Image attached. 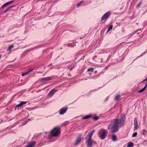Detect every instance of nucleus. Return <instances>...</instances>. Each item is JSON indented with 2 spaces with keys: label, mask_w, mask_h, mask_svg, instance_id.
I'll use <instances>...</instances> for the list:
<instances>
[{
  "label": "nucleus",
  "mask_w": 147,
  "mask_h": 147,
  "mask_svg": "<svg viewBox=\"0 0 147 147\" xmlns=\"http://www.w3.org/2000/svg\"><path fill=\"white\" fill-rule=\"evenodd\" d=\"M119 123L118 119H113L108 125V129H110L112 133L117 132L119 127H121Z\"/></svg>",
  "instance_id": "1"
},
{
  "label": "nucleus",
  "mask_w": 147,
  "mask_h": 147,
  "mask_svg": "<svg viewBox=\"0 0 147 147\" xmlns=\"http://www.w3.org/2000/svg\"><path fill=\"white\" fill-rule=\"evenodd\" d=\"M94 131L93 130L90 131L85 138L87 147H92V144H96V142L94 141L92 139V136Z\"/></svg>",
  "instance_id": "2"
},
{
  "label": "nucleus",
  "mask_w": 147,
  "mask_h": 147,
  "mask_svg": "<svg viewBox=\"0 0 147 147\" xmlns=\"http://www.w3.org/2000/svg\"><path fill=\"white\" fill-rule=\"evenodd\" d=\"M108 133V131L104 129H102L100 130L98 133V136L102 140L105 139L106 136V134Z\"/></svg>",
  "instance_id": "3"
},
{
  "label": "nucleus",
  "mask_w": 147,
  "mask_h": 147,
  "mask_svg": "<svg viewBox=\"0 0 147 147\" xmlns=\"http://www.w3.org/2000/svg\"><path fill=\"white\" fill-rule=\"evenodd\" d=\"M60 133L58 127H56L54 128L51 131L50 135L53 137H55L58 135Z\"/></svg>",
  "instance_id": "4"
},
{
  "label": "nucleus",
  "mask_w": 147,
  "mask_h": 147,
  "mask_svg": "<svg viewBox=\"0 0 147 147\" xmlns=\"http://www.w3.org/2000/svg\"><path fill=\"white\" fill-rule=\"evenodd\" d=\"M125 115L124 114H123L121 115L120 119H118L119 121V123L120 127H121L123 125L125 121Z\"/></svg>",
  "instance_id": "5"
},
{
  "label": "nucleus",
  "mask_w": 147,
  "mask_h": 147,
  "mask_svg": "<svg viewBox=\"0 0 147 147\" xmlns=\"http://www.w3.org/2000/svg\"><path fill=\"white\" fill-rule=\"evenodd\" d=\"M111 14V12L110 11H109L106 12L101 17V21H102L104 20H106L108 19L109 18Z\"/></svg>",
  "instance_id": "6"
},
{
  "label": "nucleus",
  "mask_w": 147,
  "mask_h": 147,
  "mask_svg": "<svg viewBox=\"0 0 147 147\" xmlns=\"http://www.w3.org/2000/svg\"><path fill=\"white\" fill-rule=\"evenodd\" d=\"M68 109V108L63 107L61 108L59 111L60 115H62L66 112Z\"/></svg>",
  "instance_id": "7"
},
{
  "label": "nucleus",
  "mask_w": 147,
  "mask_h": 147,
  "mask_svg": "<svg viewBox=\"0 0 147 147\" xmlns=\"http://www.w3.org/2000/svg\"><path fill=\"white\" fill-rule=\"evenodd\" d=\"M52 80V78L51 77H46L43 78H41V81L42 82H45L47 81L51 80Z\"/></svg>",
  "instance_id": "8"
},
{
  "label": "nucleus",
  "mask_w": 147,
  "mask_h": 147,
  "mask_svg": "<svg viewBox=\"0 0 147 147\" xmlns=\"http://www.w3.org/2000/svg\"><path fill=\"white\" fill-rule=\"evenodd\" d=\"M82 139L81 136L78 138L76 140V141L74 144V146H76L78 145L80 142L81 141Z\"/></svg>",
  "instance_id": "9"
},
{
  "label": "nucleus",
  "mask_w": 147,
  "mask_h": 147,
  "mask_svg": "<svg viewBox=\"0 0 147 147\" xmlns=\"http://www.w3.org/2000/svg\"><path fill=\"white\" fill-rule=\"evenodd\" d=\"M134 130H136L138 128V122L137 119L136 118H135L134 120Z\"/></svg>",
  "instance_id": "10"
},
{
  "label": "nucleus",
  "mask_w": 147,
  "mask_h": 147,
  "mask_svg": "<svg viewBox=\"0 0 147 147\" xmlns=\"http://www.w3.org/2000/svg\"><path fill=\"white\" fill-rule=\"evenodd\" d=\"M36 142L35 141H32L29 142L27 145L26 146V147H33L35 145Z\"/></svg>",
  "instance_id": "11"
},
{
  "label": "nucleus",
  "mask_w": 147,
  "mask_h": 147,
  "mask_svg": "<svg viewBox=\"0 0 147 147\" xmlns=\"http://www.w3.org/2000/svg\"><path fill=\"white\" fill-rule=\"evenodd\" d=\"M57 91L55 88L52 89L49 93L48 95L49 96L51 97Z\"/></svg>",
  "instance_id": "12"
},
{
  "label": "nucleus",
  "mask_w": 147,
  "mask_h": 147,
  "mask_svg": "<svg viewBox=\"0 0 147 147\" xmlns=\"http://www.w3.org/2000/svg\"><path fill=\"white\" fill-rule=\"evenodd\" d=\"M93 115L92 114H89L84 116L82 118V119H88L90 118H92Z\"/></svg>",
  "instance_id": "13"
},
{
  "label": "nucleus",
  "mask_w": 147,
  "mask_h": 147,
  "mask_svg": "<svg viewBox=\"0 0 147 147\" xmlns=\"http://www.w3.org/2000/svg\"><path fill=\"white\" fill-rule=\"evenodd\" d=\"M146 88V86H145L144 87V88L143 89H141L140 90H139V91H138L137 92V93H141V92H144Z\"/></svg>",
  "instance_id": "14"
},
{
  "label": "nucleus",
  "mask_w": 147,
  "mask_h": 147,
  "mask_svg": "<svg viewBox=\"0 0 147 147\" xmlns=\"http://www.w3.org/2000/svg\"><path fill=\"white\" fill-rule=\"evenodd\" d=\"M26 103H27V102L26 101H22L19 104V105H20V107L21 108L22 107H23V105L25 104Z\"/></svg>",
  "instance_id": "15"
},
{
  "label": "nucleus",
  "mask_w": 147,
  "mask_h": 147,
  "mask_svg": "<svg viewBox=\"0 0 147 147\" xmlns=\"http://www.w3.org/2000/svg\"><path fill=\"white\" fill-rule=\"evenodd\" d=\"M134 145V143L131 142H129L127 145V147H132Z\"/></svg>",
  "instance_id": "16"
},
{
  "label": "nucleus",
  "mask_w": 147,
  "mask_h": 147,
  "mask_svg": "<svg viewBox=\"0 0 147 147\" xmlns=\"http://www.w3.org/2000/svg\"><path fill=\"white\" fill-rule=\"evenodd\" d=\"M112 139L113 141H115L117 140V136L115 135H113L112 136Z\"/></svg>",
  "instance_id": "17"
},
{
  "label": "nucleus",
  "mask_w": 147,
  "mask_h": 147,
  "mask_svg": "<svg viewBox=\"0 0 147 147\" xmlns=\"http://www.w3.org/2000/svg\"><path fill=\"white\" fill-rule=\"evenodd\" d=\"M15 0H12L11 1L7 2L6 3H5V5H6V6H7V5H10L11 3H13Z\"/></svg>",
  "instance_id": "18"
},
{
  "label": "nucleus",
  "mask_w": 147,
  "mask_h": 147,
  "mask_svg": "<svg viewBox=\"0 0 147 147\" xmlns=\"http://www.w3.org/2000/svg\"><path fill=\"white\" fill-rule=\"evenodd\" d=\"M11 7L10 6L8 7L3 12V13H6V12L9 11L10 9H11Z\"/></svg>",
  "instance_id": "19"
},
{
  "label": "nucleus",
  "mask_w": 147,
  "mask_h": 147,
  "mask_svg": "<svg viewBox=\"0 0 147 147\" xmlns=\"http://www.w3.org/2000/svg\"><path fill=\"white\" fill-rule=\"evenodd\" d=\"M94 70V69L92 67H90L87 70V72H90L91 71V72H93Z\"/></svg>",
  "instance_id": "20"
},
{
  "label": "nucleus",
  "mask_w": 147,
  "mask_h": 147,
  "mask_svg": "<svg viewBox=\"0 0 147 147\" xmlns=\"http://www.w3.org/2000/svg\"><path fill=\"white\" fill-rule=\"evenodd\" d=\"M94 121H96L99 119V117L97 116H94L92 117Z\"/></svg>",
  "instance_id": "21"
},
{
  "label": "nucleus",
  "mask_w": 147,
  "mask_h": 147,
  "mask_svg": "<svg viewBox=\"0 0 147 147\" xmlns=\"http://www.w3.org/2000/svg\"><path fill=\"white\" fill-rule=\"evenodd\" d=\"M138 134L137 132H134L132 135V137H136Z\"/></svg>",
  "instance_id": "22"
},
{
  "label": "nucleus",
  "mask_w": 147,
  "mask_h": 147,
  "mask_svg": "<svg viewBox=\"0 0 147 147\" xmlns=\"http://www.w3.org/2000/svg\"><path fill=\"white\" fill-rule=\"evenodd\" d=\"M147 131H146V130H145V129H144L143 130L142 133H143V135H146L147 134Z\"/></svg>",
  "instance_id": "23"
},
{
  "label": "nucleus",
  "mask_w": 147,
  "mask_h": 147,
  "mask_svg": "<svg viewBox=\"0 0 147 147\" xmlns=\"http://www.w3.org/2000/svg\"><path fill=\"white\" fill-rule=\"evenodd\" d=\"M13 47V45H11L8 48V51H10L11 50V48H12Z\"/></svg>",
  "instance_id": "24"
},
{
  "label": "nucleus",
  "mask_w": 147,
  "mask_h": 147,
  "mask_svg": "<svg viewBox=\"0 0 147 147\" xmlns=\"http://www.w3.org/2000/svg\"><path fill=\"white\" fill-rule=\"evenodd\" d=\"M142 1H141L138 4H137V7L138 8H139L140 7V6L142 4Z\"/></svg>",
  "instance_id": "25"
},
{
  "label": "nucleus",
  "mask_w": 147,
  "mask_h": 147,
  "mask_svg": "<svg viewBox=\"0 0 147 147\" xmlns=\"http://www.w3.org/2000/svg\"><path fill=\"white\" fill-rule=\"evenodd\" d=\"M113 26L112 25H110L109 28L108 29L107 31V32L111 30L113 28Z\"/></svg>",
  "instance_id": "26"
},
{
  "label": "nucleus",
  "mask_w": 147,
  "mask_h": 147,
  "mask_svg": "<svg viewBox=\"0 0 147 147\" xmlns=\"http://www.w3.org/2000/svg\"><path fill=\"white\" fill-rule=\"evenodd\" d=\"M120 98V96L119 95H117L115 97V99L117 100H118Z\"/></svg>",
  "instance_id": "27"
},
{
  "label": "nucleus",
  "mask_w": 147,
  "mask_h": 147,
  "mask_svg": "<svg viewBox=\"0 0 147 147\" xmlns=\"http://www.w3.org/2000/svg\"><path fill=\"white\" fill-rule=\"evenodd\" d=\"M28 74V72H26L22 74V76H25L27 75Z\"/></svg>",
  "instance_id": "28"
},
{
  "label": "nucleus",
  "mask_w": 147,
  "mask_h": 147,
  "mask_svg": "<svg viewBox=\"0 0 147 147\" xmlns=\"http://www.w3.org/2000/svg\"><path fill=\"white\" fill-rule=\"evenodd\" d=\"M69 123V121H66L63 124V125H67V124H68Z\"/></svg>",
  "instance_id": "29"
},
{
  "label": "nucleus",
  "mask_w": 147,
  "mask_h": 147,
  "mask_svg": "<svg viewBox=\"0 0 147 147\" xmlns=\"http://www.w3.org/2000/svg\"><path fill=\"white\" fill-rule=\"evenodd\" d=\"M19 107H20L19 104H18L16 105V106L15 107V109H16V108H18V109Z\"/></svg>",
  "instance_id": "30"
},
{
  "label": "nucleus",
  "mask_w": 147,
  "mask_h": 147,
  "mask_svg": "<svg viewBox=\"0 0 147 147\" xmlns=\"http://www.w3.org/2000/svg\"><path fill=\"white\" fill-rule=\"evenodd\" d=\"M83 2H84L83 1H81V2H80V3H78V4L77 5V7H79V6L80 5V4H81L82 3H83Z\"/></svg>",
  "instance_id": "31"
},
{
  "label": "nucleus",
  "mask_w": 147,
  "mask_h": 147,
  "mask_svg": "<svg viewBox=\"0 0 147 147\" xmlns=\"http://www.w3.org/2000/svg\"><path fill=\"white\" fill-rule=\"evenodd\" d=\"M139 30V29L137 30H136V31H134L132 33V35H133L134 34H135V33H136L138 30Z\"/></svg>",
  "instance_id": "32"
},
{
  "label": "nucleus",
  "mask_w": 147,
  "mask_h": 147,
  "mask_svg": "<svg viewBox=\"0 0 147 147\" xmlns=\"http://www.w3.org/2000/svg\"><path fill=\"white\" fill-rule=\"evenodd\" d=\"M6 6V5H5V4H4V5H3L1 7V9H1L3 8L4 7Z\"/></svg>",
  "instance_id": "33"
},
{
  "label": "nucleus",
  "mask_w": 147,
  "mask_h": 147,
  "mask_svg": "<svg viewBox=\"0 0 147 147\" xmlns=\"http://www.w3.org/2000/svg\"><path fill=\"white\" fill-rule=\"evenodd\" d=\"M33 70V69H30L28 70V71L27 72H28V74L29 73L32 71Z\"/></svg>",
  "instance_id": "34"
},
{
  "label": "nucleus",
  "mask_w": 147,
  "mask_h": 147,
  "mask_svg": "<svg viewBox=\"0 0 147 147\" xmlns=\"http://www.w3.org/2000/svg\"><path fill=\"white\" fill-rule=\"evenodd\" d=\"M76 66H75L74 65L71 67V68L70 69V71H71L73 69H74L75 67Z\"/></svg>",
  "instance_id": "35"
},
{
  "label": "nucleus",
  "mask_w": 147,
  "mask_h": 147,
  "mask_svg": "<svg viewBox=\"0 0 147 147\" xmlns=\"http://www.w3.org/2000/svg\"><path fill=\"white\" fill-rule=\"evenodd\" d=\"M16 6V5H13L10 6V7H11V8H13V7H15Z\"/></svg>",
  "instance_id": "36"
},
{
  "label": "nucleus",
  "mask_w": 147,
  "mask_h": 147,
  "mask_svg": "<svg viewBox=\"0 0 147 147\" xmlns=\"http://www.w3.org/2000/svg\"><path fill=\"white\" fill-rule=\"evenodd\" d=\"M147 80V77L145 79H144L143 81H142V82H144L145 81H146Z\"/></svg>",
  "instance_id": "37"
},
{
  "label": "nucleus",
  "mask_w": 147,
  "mask_h": 147,
  "mask_svg": "<svg viewBox=\"0 0 147 147\" xmlns=\"http://www.w3.org/2000/svg\"><path fill=\"white\" fill-rule=\"evenodd\" d=\"M68 47H74V46H71V45H68L67 46Z\"/></svg>",
  "instance_id": "38"
},
{
  "label": "nucleus",
  "mask_w": 147,
  "mask_h": 147,
  "mask_svg": "<svg viewBox=\"0 0 147 147\" xmlns=\"http://www.w3.org/2000/svg\"><path fill=\"white\" fill-rule=\"evenodd\" d=\"M27 121H26L24 123L22 124V125H24L26 124L27 123Z\"/></svg>",
  "instance_id": "39"
},
{
  "label": "nucleus",
  "mask_w": 147,
  "mask_h": 147,
  "mask_svg": "<svg viewBox=\"0 0 147 147\" xmlns=\"http://www.w3.org/2000/svg\"><path fill=\"white\" fill-rule=\"evenodd\" d=\"M96 57V56H95V57ZM94 57H93L92 58V60H94L95 59Z\"/></svg>",
  "instance_id": "40"
},
{
  "label": "nucleus",
  "mask_w": 147,
  "mask_h": 147,
  "mask_svg": "<svg viewBox=\"0 0 147 147\" xmlns=\"http://www.w3.org/2000/svg\"><path fill=\"white\" fill-rule=\"evenodd\" d=\"M97 73V71H95V74H96V73Z\"/></svg>",
  "instance_id": "41"
},
{
  "label": "nucleus",
  "mask_w": 147,
  "mask_h": 147,
  "mask_svg": "<svg viewBox=\"0 0 147 147\" xmlns=\"http://www.w3.org/2000/svg\"><path fill=\"white\" fill-rule=\"evenodd\" d=\"M102 59H101V60L100 61V62H102Z\"/></svg>",
  "instance_id": "42"
},
{
  "label": "nucleus",
  "mask_w": 147,
  "mask_h": 147,
  "mask_svg": "<svg viewBox=\"0 0 147 147\" xmlns=\"http://www.w3.org/2000/svg\"><path fill=\"white\" fill-rule=\"evenodd\" d=\"M145 86H146V88L147 87V82L146 84V85Z\"/></svg>",
  "instance_id": "43"
},
{
  "label": "nucleus",
  "mask_w": 147,
  "mask_h": 147,
  "mask_svg": "<svg viewBox=\"0 0 147 147\" xmlns=\"http://www.w3.org/2000/svg\"><path fill=\"white\" fill-rule=\"evenodd\" d=\"M1 57V55L0 54V58Z\"/></svg>",
  "instance_id": "44"
},
{
  "label": "nucleus",
  "mask_w": 147,
  "mask_h": 147,
  "mask_svg": "<svg viewBox=\"0 0 147 147\" xmlns=\"http://www.w3.org/2000/svg\"><path fill=\"white\" fill-rule=\"evenodd\" d=\"M146 96H147V93L146 94Z\"/></svg>",
  "instance_id": "45"
}]
</instances>
